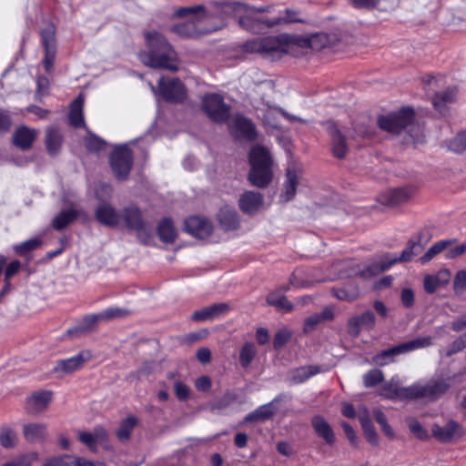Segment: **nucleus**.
<instances>
[{"label":"nucleus","mask_w":466,"mask_h":466,"mask_svg":"<svg viewBox=\"0 0 466 466\" xmlns=\"http://www.w3.org/2000/svg\"><path fill=\"white\" fill-rule=\"evenodd\" d=\"M69 456H58L48 459L46 461L43 466H66L68 465Z\"/></svg>","instance_id":"nucleus-64"},{"label":"nucleus","mask_w":466,"mask_h":466,"mask_svg":"<svg viewBox=\"0 0 466 466\" xmlns=\"http://www.w3.org/2000/svg\"><path fill=\"white\" fill-rule=\"evenodd\" d=\"M84 98L80 95L71 104L70 112L68 116L69 123L75 127H85V120L83 116Z\"/></svg>","instance_id":"nucleus-32"},{"label":"nucleus","mask_w":466,"mask_h":466,"mask_svg":"<svg viewBox=\"0 0 466 466\" xmlns=\"http://www.w3.org/2000/svg\"><path fill=\"white\" fill-rule=\"evenodd\" d=\"M464 432L463 427L453 420H449L444 426L434 424L431 428L433 437L443 443L460 439Z\"/></svg>","instance_id":"nucleus-14"},{"label":"nucleus","mask_w":466,"mask_h":466,"mask_svg":"<svg viewBox=\"0 0 466 466\" xmlns=\"http://www.w3.org/2000/svg\"><path fill=\"white\" fill-rule=\"evenodd\" d=\"M300 11L295 9L287 8L285 10V15L279 16L278 18L272 19L273 21H278V25L281 23H304L305 19L299 17Z\"/></svg>","instance_id":"nucleus-52"},{"label":"nucleus","mask_w":466,"mask_h":466,"mask_svg":"<svg viewBox=\"0 0 466 466\" xmlns=\"http://www.w3.org/2000/svg\"><path fill=\"white\" fill-rule=\"evenodd\" d=\"M239 24L246 30L254 34H259L265 29L277 25L278 21L260 19L255 14V6L246 4V7L242 9V14L239 15Z\"/></svg>","instance_id":"nucleus-8"},{"label":"nucleus","mask_w":466,"mask_h":466,"mask_svg":"<svg viewBox=\"0 0 466 466\" xmlns=\"http://www.w3.org/2000/svg\"><path fill=\"white\" fill-rule=\"evenodd\" d=\"M413 119V109L403 107L397 113L380 116L378 125L381 129L390 133L406 132L410 136V138L406 139V143L419 144L423 141L422 129L420 125L414 123Z\"/></svg>","instance_id":"nucleus-3"},{"label":"nucleus","mask_w":466,"mask_h":466,"mask_svg":"<svg viewBox=\"0 0 466 466\" xmlns=\"http://www.w3.org/2000/svg\"><path fill=\"white\" fill-rule=\"evenodd\" d=\"M256 353V348L253 343H245L239 354V361L242 367L247 368L248 366H249V364L254 360Z\"/></svg>","instance_id":"nucleus-45"},{"label":"nucleus","mask_w":466,"mask_h":466,"mask_svg":"<svg viewBox=\"0 0 466 466\" xmlns=\"http://www.w3.org/2000/svg\"><path fill=\"white\" fill-rule=\"evenodd\" d=\"M240 209L247 214L258 212L263 205V197L255 191L244 192L238 200Z\"/></svg>","instance_id":"nucleus-24"},{"label":"nucleus","mask_w":466,"mask_h":466,"mask_svg":"<svg viewBox=\"0 0 466 466\" xmlns=\"http://www.w3.org/2000/svg\"><path fill=\"white\" fill-rule=\"evenodd\" d=\"M277 401L278 398L274 399L272 401L267 404L259 406L252 412L247 414L244 419V421L258 423L271 419L277 411V408L275 406V402Z\"/></svg>","instance_id":"nucleus-27"},{"label":"nucleus","mask_w":466,"mask_h":466,"mask_svg":"<svg viewBox=\"0 0 466 466\" xmlns=\"http://www.w3.org/2000/svg\"><path fill=\"white\" fill-rule=\"evenodd\" d=\"M79 441L86 445L91 451H96L98 444L95 441L94 435L89 431H80L78 433Z\"/></svg>","instance_id":"nucleus-58"},{"label":"nucleus","mask_w":466,"mask_h":466,"mask_svg":"<svg viewBox=\"0 0 466 466\" xmlns=\"http://www.w3.org/2000/svg\"><path fill=\"white\" fill-rule=\"evenodd\" d=\"M359 420L360 421L367 441L372 445H378L379 436L374 429L367 410H365L363 413L360 414Z\"/></svg>","instance_id":"nucleus-34"},{"label":"nucleus","mask_w":466,"mask_h":466,"mask_svg":"<svg viewBox=\"0 0 466 466\" xmlns=\"http://www.w3.org/2000/svg\"><path fill=\"white\" fill-rule=\"evenodd\" d=\"M63 143V136L60 130L55 127H49L46 130L45 144L49 155L56 156L59 153Z\"/></svg>","instance_id":"nucleus-29"},{"label":"nucleus","mask_w":466,"mask_h":466,"mask_svg":"<svg viewBox=\"0 0 466 466\" xmlns=\"http://www.w3.org/2000/svg\"><path fill=\"white\" fill-rule=\"evenodd\" d=\"M218 220L222 228L226 230L236 229L239 224L237 212L231 208L220 209Z\"/></svg>","instance_id":"nucleus-39"},{"label":"nucleus","mask_w":466,"mask_h":466,"mask_svg":"<svg viewBox=\"0 0 466 466\" xmlns=\"http://www.w3.org/2000/svg\"><path fill=\"white\" fill-rule=\"evenodd\" d=\"M23 436L30 443L42 442L47 436L46 425L39 422L25 423L23 425Z\"/></svg>","instance_id":"nucleus-26"},{"label":"nucleus","mask_w":466,"mask_h":466,"mask_svg":"<svg viewBox=\"0 0 466 466\" xmlns=\"http://www.w3.org/2000/svg\"><path fill=\"white\" fill-rule=\"evenodd\" d=\"M202 107L207 116L214 122L222 124L228 120L230 107L223 97L217 94H209L203 97Z\"/></svg>","instance_id":"nucleus-6"},{"label":"nucleus","mask_w":466,"mask_h":466,"mask_svg":"<svg viewBox=\"0 0 466 466\" xmlns=\"http://www.w3.org/2000/svg\"><path fill=\"white\" fill-rule=\"evenodd\" d=\"M102 320H104V319L101 317V312L97 313V314L87 315L84 318L81 325H79L74 329H69L67 330V333L69 335H75V334L79 335V334L88 330L92 325L96 324L98 321H102Z\"/></svg>","instance_id":"nucleus-44"},{"label":"nucleus","mask_w":466,"mask_h":466,"mask_svg":"<svg viewBox=\"0 0 466 466\" xmlns=\"http://www.w3.org/2000/svg\"><path fill=\"white\" fill-rule=\"evenodd\" d=\"M127 315H129V311L122 308H108L101 312L104 320L123 319Z\"/></svg>","instance_id":"nucleus-50"},{"label":"nucleus","mask_w":466,"mask_h":466,"mask_svg":"<svg viewBox=\"0 0 466 466\" xmlns=\"http://www.w3.org/2000/svg\"><path fill=\"white\" fill-rule=\"evenodd\" d=\"M157 234L161 241L173 243L177 238V230L171 219L164 218L157 226Z\"/></svg>","instance_id":"nucleus-35"},{"label":"nucleus","mask_w":466,"mask_h":466,"mask_svg":"<svg viewBox=\"0 0 466 466\" xmlns=\"http://www.w3.org/2000/svg\"><path fill=\"white\" fill-rule=\"evenodd\" d=\"M41 37L46 51L44 66L46 71L48 72L53 66L56 56L55 26L53 25H46L41 31Z\"/></svg>","instance_id":"nucleus-17"},{"label":"nucleus","mask_w":466,"mask_h":466,"mask_svg":"<svg viewBox=\"0 0 466 466\" xmlns=\"http://www.w3.org/2000/svg\"><path fill=\"white\" fill-rule=\"evenodd\" d=\"M431 100L435 110L441 115H446L448 106L456 100V90L454 88H449L444 91L437 92L432 96Z\"/></svg>","instance_id":"nucleus-28"},{"label":"nucleus","mask_w":466,"mask_h":466,"mask_svg":"<svg viewBox=\"0 0 466 466\" xmlns=\"http://www.w3.org/2000/svg\"><path fill=\"white\" fill-rule=\"evenodd\" d=\"M251 169L248 179L253 186L266 187L272 179V158L268 148L254 146L249 152Z\"/></svg>","instance_id":"nucleus-5"},{"label":"nucleus","mask_w":466,"mask_h":466,"mask_svg":"<svg viewBox=\"0 0 466 466\" xmlns=\"http://www.w3.org/2000/svg\"><path fill=\"white\" fill-rule=\"evenodd\" d=\"M431 345V337H418L412 340L401 343L399 346V349L401 354L410 352L418 349H423Z\"/></svg>","instance_id":"nucleus-40"},{"label":"nucleus","mask_w":466,"mask_h":466,"mask_svg":"<svg viewBox=\"0 0 466 466\" xmlns=\"http://www.w3.org/2000/svg\"><path fill=\"white\" fill-rule=\"evenodd\" d=\"M95 217L104 226L113 228L120 225L119 212L106 202H103L96 207Z\"/></svg>","instance_id":"nucleus-20"},{"label":"nucleus","mask_w":466,"mask_h":466,"mask_svg":"<svg viewBox=\"0 0 466 466\" xmlns=\"http://www.w3.org/2000/svg\"><path fill=\"white\" fill-rule=\"evenodd\" d=\"M421 247L419 242L409 241L408 247L401 252L400 256L386 253L380 258L374 260L370 265L363 268H358L352 275L360 276L363 279H370L377 276L398 262H408L414 256L420 253Z\"/></svg>","instance_id":"nucleus-4"},{"label":"nucleus","mask_w":466,"mask_h":466,"mask_svg":"<svg viewBox=\"0 0 466 466\" xmlns=\"http://www.w3.org/2000/svg\"><path fill=\"white\" fill-rule=\"evenodd\" d=\"M384 380L383 372L380 370L373 369L363 375V383L365 387L371 388Z\"/></svg>","instance_id":"nucleus-48"},{"label":"nucleus","mask_w":466,"mask_h":466,"mask_svg":"<svg viewBox=\"0 0 466 466\" xmlns=\"http://www.w3.org/2000/svg\"><path fill=\"white\" fill-rule=\"evenodd\" d=\"M157 88L160 96L167 101L180 102L185 98V87L177 78L160 77Z\"/></svg>","instance_id":"nucleus-11"},{"label":"nucleus","mask_w":466,"mask_h":466,"mask_svg":"<svg viewBox=\"0 0 466 466\" xmlns=\"http://www.w3.org/2000/svg\"><path fill=\"white\" fill-rule=\"evenodd\" d=\"M120 225L129 230L136 231L138 237H148L147 224L143 218L140 209L134 205L125 207L119 212Z\"/></svg>","instance_id":"nucleus-7"},{"label":"nucleus","mask_w":466,"mask_h":466,"mask_svg":"<svg viewBox=\"0 0 466 466\" xmlns=\"http://www.w3.org/2000/svg\"><path fill=\"white\" fill-rule=\"evenodd\" d=\"M246 4L241 2H212L207 6V18L218 17L224 19L233 15H239Z\"/></svg>","instance_id":"nucleus-13"},{"label":"nucleus","mask_w":466,"mask_h":466,"mask_svg":"<svg viewBox=\"0 0 466 466\" xmlns=\"http://www.w3.org/2000/svg\"><path fill=\"white\" fill-rule=\"evenodd\" d=\"M185 230L196 238H205L211 234L212 226L207 218L193 216L186 219Z\"/></svg>","instance_id":"nucleus-18"},{"label":"nucleus","mask_w":466,"mask_h":466,"mask_svg":"<svg viewBox=\"0 0 466 466\" xmlns=\"http://www.w3.org/2000/svg\"><path fill=\"white\" fill-rule=\"evenodd\" d=\"M288 289V286H283L279 289L270 292L267 296V303L285 312L292 310L293 305L287 299L284 295V292H286Z\"/></svg>","instance_id":"nucleus-31"},{"label":"nucleus","mask_w":466,"mask_h":466,"mask_svg":"<svg viewBox=\"0 0 466 466\" xmlns=\"http://www.w3.org/2000/svg\"><path fill=\"white\" fill-rule=\"evenodd\" d=\"M410 193L404 188H394L385 191L379 197V201L381 205L387 207H397L409 200Z\"/></svg>","instance_id":"nucleus-25"},{"label":"nucleus","mask_w":466,"mask_h":466,"mask_svg":"<svg viewBox=\"0 0 466 466\" xmlns=\"http://www.w3.org/2000/svg\"><path fill=\"white\" fill-rule=\"evenodd\" d=\"M79 215L75 208L61 210L53 219L52 225L56 230H62L70 225Z\"/></svg>","instance_id":"nucleus-33"},{"label":"nucleus","mask_w":466,"mask_h":466,"mask_svg":"<svg viewBox=\"0 0 466 466\" xmlns=\"http://www.w3.org/2000/svg\"><path fill=\"white\" fill-rule=\"evenodd\" d=\"M454 291L461 294L466 289V271L460 270L456 273L453 280Z\"/></svg>","instance_id":"nucleus-57"},{"label":"nucleus","mask_w":466,"mask_h":466,"mask_svg":"<svg viewBox=\"0 0 466 466\" xmlns=\"http://www.w3.org/2000/svg\"><path fill=\"white\" fill-rule=\"evenodd\" d=\"M231 134L239 138L248 141H253L257 138V131L254 124L242 116H236L229 126Z\"/></svg>","instance_id":"nucleus-15"},{"label":"nucleus","mask_w":466,"mask_h":466,"mask_svg":"<svg viewBox=\"0 0 466 466\" xmlns=\"http://www.w3.org/2000/svg\"><path fill=\"white\" fill-rule=\"evenodd\" d=\"M376 326L375 314L370 310H366L359 315H354L348 319L346 324L347 333L351 338H358L361 329L372 330Z\"/></svg>","instance_id":"nucleus-10"},{"label":"nucleus","mask_w":466,"mask_h":466,"mask_svg":"<svg viewBox=\"0 0 466 466\" xmlns=\"http://www.w3.org/2000/svg\"><path fill=\"white\" fill-rule=\"evenodd\" d=\"M319 372V368L317 366L300 367L292 371L291 380L296 384L302 383Z\"/></svg>","instance_id":"nucleus-42"},{"label":"nucleus","mask_w":466,"mask_h":466,"mask_svg":"<svg viewBox=\"0 0 466 466\" xmlns=\"http://www.w3.org/2000/svg\"><path fill=\"white\" fill-rule=\"evenodd\" d=\"M90 354L87 351H81L76 356L59 360L54 368L55 372L71 373L80 369L88 360Z\"/></svg>","instance_id":"nucleus-23"},{"label":"nucleus","mask_w":466,"mask_h":466,"mask_svg":"<svg viewBox=\"0 0 466 466\" xmlns=\"http://www.w3.org/2000/svg\"><path fill=\"white\" fill-rule=\"evenodd\" d=\"M41 245V240L37 238L28 239L23 243L15 246V250L18 255H25L27 252L36 249Z\"/></svg>","instance_id":"nucleus-53"},{"label":"nucleus","mask_w":466,"mask_h":466,"mask_svg":"<svg viewBox=\"0 0 466 466\" xmlns=\"http://www.w3.org/2000/svg\"><path fill=\"white\" fill-rule=\"evenodd\" d=\"M39 131L22 125L15 128L13 136V144L21 150L26 151L32 148Z\"/></svg>","instance_id":"nucleus-16"},{"label":"nucleus","mask_w":466,"mask_h":466,"mask_svg":"<svg viewBox=\"0 0 466 466\" xmlns=\"http://www.w3.org/2000/svg\"><path fill=\"white\" fill-rule=\"evenodd\" d=\"M312 427L316 434L324 439L326 443L332 444L335 441V435L328 421L322 416H314L311 420Z\"/></svg>","instance_id":"nucleus-30"},{"label":"nucleus","mask_w":466,"mask_h":466,"mask_svg":"<svg viewBox=\"0 0 466 466\" xmlns=\"http://www.w3.org/2000/svg\"><path fill=\"white\" fill-rule=\"evenodd\" d=\"M408 427L410 431L419 439L425 440L428 438L427 431L422 427V425L415 419L408 420Z\"/></svg>","instance_id":"nucleus-56"},{"label":"nucleus","mask_w":466,"mask_h":466,"mask_svg":"<svg viewBox=\"0 0 466 466\" xmlns=\"http://www.w3.org/2000/svg\"><path fill=\"white\" fill-rule=\"evenodd\" d=\"M232 402L229 396H224L217 399L208 404V410L213 414H218L221 410L228 408Z\"/></svg>","instance_id":"nucleus-49"},{"label":"nucleus","mask_w":466,"mask_h":466,"mask_svg":"<svg viewBox=\"0 0 466 466\" xmlns=\"http://www.w3.org/2000/svg\"><path fill=\"white\" fill-rule=\"evenodd\" d=\"M401 354L399 346L393 347L391 349L383 350L372 358V362L378 366H385L393 361V358L397 355Z\"/></svg>","instance_id":"nucleus-43"},{"label":"nucleus","mask_w":466,"mask_h":466,"mask_svg":"<svg viewBox=\"0 0 466 466\" xmlns=\"http://www.w3.org/2000/svg\"><path fill=\"white\" fill-rule=\"evenodd\" d=\"M174 16L177 18L195 16L198 20H201L207 18V6L203 5H196L192 6L179 7L175 11Z\"/></svg>","instance_id":"nucleus-37"},{"label":"nucleus","mask_w":466,"mask_h":466,"mask_svg":"<svg viewBox=\"0 0 466 466\" xmlns=\"http://www.w3.org/2000/svg\"><path fill=\"white\" fill-rule=\"evenodd\" d=\"M325 126L330 138L332 155L339 159L345 158L349 152V145L346 137L336 123L327 122Z\"/></svg>","instance_id":"nucleus-12"},{"label":"nucleus","mask_w":466,"mask_h":466,"mask_svg":"<svg viewBox=\"0 0 466 466\" xmlns=\"http://www.w3.org/2000/svg\"><path fill=\"white\" fill-rule=\"evenodd\" d=\"M450 388L444 380H431L427 383H414L409 387H400L394 378L383 385L380 395L388 400H435Z\"/></svg>","instance_id":"nucleus-1"},{"label":"nucleus","mask_w":466,"mask_h":466,"mask_svg":"<svg viewBox=\"0 0 466 466\" xmlns=\"http://www.w3.org/2000/svg\"><path fill=\"white\" fill-rule=\"evenodd\" d=\"M137 423V419L134 416H128L124 419L116 431V436L121 441H127Z\"/></svg>","instance_id":"nucleus-41"},{"label":"nucleus","mask_w":466,"mask_h":466,"mask_svg":"<svg viewBox=\"0 0 466 466\" xmlns=\"http://www.w3.org/2000/svg\"><path fill=\"white\" fill-rule=\"evenodd\" d=\"M175 393L180 400H186L189 396V388L181 381L175 382Z\"/></svg>","instance_id":"nucleus-63"},{"label":"nucleus","mask_w":466,"mask_h":466,"mask_svg":"<svg viewBox=\"0 0 466 466\" xmlns=\"http://www.w3.org/2000/svg\"><path fill=\"white\" fill-rule=\"evenodd\" d=\"M332 293L338 299L345 301H353L359 297L357 290H350L346 288L333 289Z\"/></svg>","instance_id":"nucleus-55"},{"label":"nucleus","mask_w":466,"mask_h":466,"mask_svg":"<svg viewBox=\"0 0 466 466\" xmlns=\"http://www.w3.org/2000/svg\"><path fill=\"white\" fill-rule=\"evenodd\" d=\"M262 40L264 55L281 54L287 52L282 36H266L262 37Z\"/></svg>","instance_id":"nucleus-38"},{"label":"nucleus","mask_w":466,"mask_h":466,"mask_svg":"<svg viewBox=\"0 0 466 466\" xmlns=\"http://www.w3.org/2000/svg\"><path fill=\"white\" fill-rule=\"evenodd\" d=\"M229 310V305L227 303H216L208 307L196 310L191 315V319L196 322H204L213 320L225 315Z\"/></svg>","instance_id":"nucleus-19"},{"label":"nucleus","mask_w":466,"mask_h":466,"mask_svg":"<svg viewBox=\"0 0 466 466\" xmlns=\"http://www.w3.org/2000/svg\"><path fill=\"white\" fill-rule=\"evenodd\" d=\"M301 177L300 169L295 166H289L286 171V181L284 184V191L280 195L283 201L291 200L296 195L297 187Z\"/></svg>","instance_id":"nucleus-21"},{"label":"nucleus","mask_w":466,"mask_h":466,"mask_svg":"<svg viewBox=\"0 0 466 466\" xmlns=\"http://www.w3.org/2000/svg\"><path fill=\"white\" fill-rule=\"evenodd\" d=\"M147 52L139 54L140 61L152 68H163L177 71V54L167 38L158 32H147L145 35Z\"/></svg>","instance_id":"nucleus-2"},{"label":"nucleus","mask_w":466,"mask_h":466,"mask_svg":"<svg viewBox=\"0 0 466 466\" xmlns=\"http://www.w3.org/2000/svg\"><path fill=\"white\" fill-rule=\"evenodd\" d=\"M110 164L117 179L124 180L129 175L133 165L131 151L127 147H120L113 151Z\"/></svg>","instance_id":"nucleus-9"},{"label":"nucleus","mask_w":466,"mask_h":466,"mask_svg":"<svg viewBox=\"0 0 466 466\" xmlns=\"http://www.w3.org/2000/svg\"><path fill=\"white\" fill-rule=\"evenodd\" d=\"M86 146L89 151H99L104 147V141L97 137L92 136L86 139Z\"/></svg>","instance_id":"nucleus-62"},{"label":"nucleus","mask_w":466,"mask_h":466,"mask_svg":"<svg viewBox=\"0 0 466 466\" xmlns=\"http://www.w3.org/2000/svg\"><path fill=\"white\" fill-rule=\"evenodd\" d=\"M170 31L181 37L194 38L200 35L195 21H187L171 26Z\"/></svg>","instance_id":"nucleus-36"},{"label":"nucleus","mask_w":466,"mask_h":466,"mask_svg":"<svg viewBox=\"0 0 466 466\" xmlns=\"http://www.w3.org/2000/svg\"><path fill=\"white\" fill-rule=\"evenodd\" d=\"M442 287L434 275H428L424 278V289L427 293L432 294Z\"/></svg>","instance_id":"nucleus-59"},{"label":"nucleus","mask_w":466,"mask_h":466,"mask_svg":"<svg viewBox=\"0 0 466 466\" xmlns=\"http://www.w3.org/2000/svg\"><path fill=\"white\" fill-rule=\"evenodd\" d=\"M52 400V392L48 390L37 391L26 399V410L30 414L44 411Z\"/></svg>","instance_id":"nucleus-22"},{"label":"nucleus","mask_w":466,"mask_h":466,"mask_svg":"<svg viewBox=\"0 0 466 466\" xmlns=\"http://www.w3.org/2000/svg\"><path fill=\"white\" fill-rule=\"evenodd\" d=\"M373 416L376 421L380 425L381 431L390 438L394 437V431L387 422L385 414L379 409L373 410Z\"/></svg>","instance_id":"nucleus-51"},{"label":"nucleus","mask_w":466,"mask_h":466,"mask_svg":"<svg viewBox=\"0 0 466 466\" xmlns=\"http://www.w3.org/2000/svg\"><path fill=\"white\" fill-rule=\"evenodd\" d=\"M38 455L36 452L24 454L16 459L5 463L3 466H31L33 461L37 459Z\"/></svg>","instance_id":"nucleus-54"},{"label":"nucleus","mask_w":466,"mask_h":466,"mask_svg":"<svg viewBox=\"0 0 466 466\" xmlns=\"http://www.w3.org/2000/svg\"><path fill=\"white\" fill-rule=\"evenodd\" d=\"M449 245L450 240H441L433 244L427 252L420 258L421 263H427L431 260L436 255L443 251Z\"/></svg>","instance_id":"nucleus-46"},{"label":"nucleus","mask_w":466,"mask_h":466,"mask_svg":"<svg viewBox=\"0 0 466 466\" xmlns=\"http://www.w3.org/2000/svg\"><path fill=\"white\" fill-rule=\"evenodd\" d=\"M16 434L9 427L0 429V445L5 448H13L15 445Z\"/></svg>","instance_id":"nucleus-47"},{"label":"nucleus","mask_w":466,"mask_h":466,"mask_svg":"<svg viewBox=\"0 0 466 466\" xmlns=\"http://www.w3.org/2000/svg\"><path fill=\"white\" fill-rule=\"evenodd\" d=\"M245 48L248 52L264 55L262 37L261 38H254L252 40L248 41L245 44Z\"/></svg>","instance_id":"nucleus-60"},{"label":"nucleus","mask_w":466,"mask_h":466,"mask_svg":"<svg viewBox=\"0 0 466 466\" xmlns=\"http://www.w3.org/2000/svg\"><path fill=\"white\" fill-rule=\"evenodd\" d=\"M289 338H290V333L289 330H287V329L279 330L274 337V340H273L274 347L276 349H279V348L283 347L288 342Z\"/></svg>","instance_id":"nucleus-61"}]
</instances>
